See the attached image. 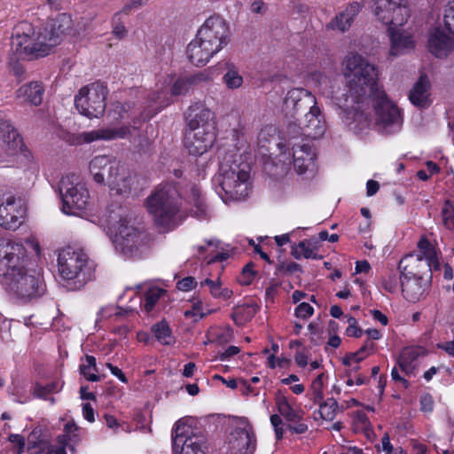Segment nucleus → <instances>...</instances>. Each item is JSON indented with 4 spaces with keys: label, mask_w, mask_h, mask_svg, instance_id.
<instances>
[{
    "label": "nucleus",
    "mask_w": 454,
    "mask_h": 454,
    "mask_svg": "<svg viewBox=\"0 0 454 454\" xmlns=\"http://www.w3.org/2000/svg\"><path fill=\"white\" fill-rule=\"evenodd\" d=\"M186 55L192 64L197 67H202L205 66L215 53L207 46L202 39H199V36L196 35L195 38L190 42L186 47Z\"/></svg>",
    "instance_id": "obj_26"
},
{
    "label": "nucleus",
    "mask_w": 454,
    "mask_h": 454,
    "mask_svg": "<svg viewBox=\"0 0 454 454\" xmlns=\"http://www.w3.org/2000/svg\"><path fill=\"white\" fill-rule=\"evenodd\" d=\"M151 330L157 340L162 345H170L173 342L171 329L165 320L154 324Z\"/></svg>",
    "instance_id": "obj_34"
},
{
    "label": "nucleus",
    "mask_w": 454,
    "mask_h": 454,
    "mask_svg": "<svg viewBox=\"0 0 454 454\" xmlns=\"http://www.w3.org/2000/svg\"><path fill=\"white\" fill-rule=\"evenodd\" d=\"M442 213L445 226L450 230L454 229V212L449 201H446Z\"/></svg>",
    "instance_id": "obj_49"
},
{
    "label": "nucleus",
    "mask_w": 454,
    "mask_h": 454,
    "mask_svg": "<svg viewBox=\"0 0 454 454\" xmlns=\"http://www.w3.org/2000/svg\"><path fill=\"white\" fill-rule=\"evenodd\" d=\"M400 279L397 274L394 271H389L385 277L382 278V287L389 293H395L397 289Z\"/></svg>",
    "instance_id": "obj_46"
},
{
    "label": "nucleus",
    "mask_w": 454,
    "mask_h": 454,
    "mask_svg": "<svg viewBox=\"0 0 454 454\" xmlns=\"http://www.w3.org/2000/svg\"><path fill=\"white\" fill-rule=\"evenodd\" d=\"M120 15L121 12H116L113 17V24H114V34L119 37L122 38L126 35L127 30L123 24L120 22Z\"/></svg>",
    "instance_id": "obj_54"
},
{
    "label": "nucleus",
    "mask_w": 454,
    "mask_h": 454,
    "mask_svg": "<svg viewBox=\"0 0 454 454\" xmlns=\"http://www.w3.org/2000/svg\"><path fill=\"white\" fill-rule=\"evenodd\" d=\"M107 88L100 82L90 83L80 89L74 97V105L78 112L88 118L100 117L106 106Z\"/></svg>",
    "instance_id": "obj_10"
},
{
    "label": "nucleus",
    "mask_w": 454,
    "mask_h": 454,
    "mask_svg": "<svg viewBox=\"0 0 454 454\" xmlns=\"http://www.w3.org/2000/svg\"><path fill=\"white\" fill-rule=\"evenodd\" d=\"M247 166L236 161H222L214 182L218 185L216 192L224 202L240 200L248 194L249 172Z\"/></svg>",
    "instance_id": "obj_6"
},
{
    "label": "nucleus",
    "mask_w": 454,
    "mask_h": 454,
    "mask_svg": "<svg viewBox=\"0 0 454 454\" xmlns=\"http://www.w3.org/2000/svg\"><path fill=\"white\" fill-rule=\"evenodd\" d=\"M294 425H287V429L291 431L293 434H304L308 430V426L305 423L300 421H295Z\"/></svg>",
    "instance_id": "obj_59"
},
{
    "label": "nucleus",
    "mask_w": 454,
    "mask_h": 454,
    "mask_svg": "<svg viewBox=\"0 0 454 454\" xmlns=\"http://www.w3.org/2000/svg\"><path fill=\"white\" fill-rule=\"evenodd\" d=\"M8 289L24 301L37 299L45 293V285L40 273L25 267L6 284Z\"/></svg>",
    "instance_id": "obj_11"
},
{
    "label": "nucleus",
    "mask_w": 454,
    "mask_h": 454,
    "mask_svg": "<svg viewBox=\"0 0 454 454\" xmlns=\"http://www.w3.org/2000/svg\"><path fill=\"white\" fill-rule=\"evenodd\" d=\"M58 270L63 279L71 282L70 289L79 290L93 278L95 263L82 250L68 247L59 253Z\"/></svg>",
    "instance_id": "obj_4"
},
{
    "label": "nucleus",
    "mask_w": 454,
    "mask_h": 454,
    "mask_svg": "<svg viewBox=\"0 0 454 454\" xmlns=\"http://www.w3.org/2000/svg\"><path fill=\"white\" fill-rule=\"evenodd\" d=\"M197 286V281L193 277H185L176 283V288L183 292H188Z\"/></svg>",
    "instance_id": "obj_52"
},
{
    "label": "nucleus",
    "mask_w": 454,
    "mask_h": 454,
    "mask_svg": "<svg viewBox=\"0 0 454 454\" xmlns=\"http://www.w3.org/2000/svg\"><path fill=\"white\" fill-rule=\"evenodd\" d=\"M199 39L216 54L230 43V29L226 21L219 16H211L197 32Z\"/></svg>",
    "instance_id": "obj_15"
},
{
    "label": "nucleus",
    "mask_w": 454,
    "mask_h": 454,
    "mask_svg": "<svg viewBox=\"0 0 454 454\" xmlns=\"http://www.w3.org/2000/svg\"><path fill=\"white\" fill-rule=\"evenodd\" d=\"M323 378L324 373L319 374L311 384V390L313 394V401L315 403H319L323 400Z\"/></svg>",
    "instance_id": "obj_48"
},
{
    "label": "nucleus",
    "mask_w": 454,
    "mask_h": 454,
    "mask_svg": "<svg viewBox=\"0 0 454 454\" xmlns=\"http://www.w3.org/2000/svg\"><path fill=\"white\" fill-rule=\"evenodd\" d=\"M259 306L256 303H246L234 308L231 318L237 325H243L251 320L257 313Z\"/></svg>",
    "instance_id": "obj_32"
},
{
    "label": "nucleus",
    "mask_w": 454,
    "mask_h": 454,
    "mask_svg": "<svg viewBox=\"0 0 454 454\" xmlns=\"http://www.w3.org/2000/svg\"><path fill=\"white\" fill-rule=\"evenodd\" d=\"M116 249L126 255H132L144 243L145 234L139 231L127 217H121L116 224L113 225Z\"/></svg>",
    "instance_id": "obj_16"
},
{
    "label": "nucleus",
    "mask_w": 454,
    "mask_h": 454,
    "mask_svg": "<svg viewBox=\"0 0 454 454\" xmlns=\"http://www.w3.org/2000/svg\"><path fill=\"white\" fill-rule=\"evenodd\" d=\"M223 79L229 89H238L243 83V77L234 68L229 69Z\"/></svg>",
    "instance_id": "obj_44"
},
{
    "label": "nucleus",
    "mask_w": 454,
    "mask_h": 454,
    "mask_svg": "<svg viewBox=\"0 0 454 454\" xmlns=\"http://www.w3.org/2000/svg\"><path fill=\"white\" fill-rule=\"evenodd\" d=\"M454 42L451 37L446 35L441 28H435L428 38L429 51L437 58L448 56L451 51Z\"/></svg>",
    "instance_id": "obj_27"
},
{
    "label": "nucleus",
    "mask_w": 454,
    "mask_h": 454,
    "mask_svg": "<svg viewBox=\"0 0 454 454\" xmlns=\"http://www.w3.org/2000/svg\"><path fill=\"white\" fill-rule=\"evenodd\" d=\"M215 137V131L186 130L184 145L190 154L194 156L202 155L213 146Z\"/></svg>",
    "instance_id": "obj_23"
},
{
    "label": "nucleus",
    "mask_w": 454,
    "mask_h": 454,
    "mask_svg": "<svg viewBox=\"0 0 454 454\" xmlns=\"http://www.w3.org/2000/svg\"><path fill=\"white\" fill-rule=\"evenodd\" d=\"M25 249L21 245L0 239V282L7 284L24 267Z\"/></svg>",
    "instance_id": "obj_14"
},
{
    "label": "nucleus",
    "mask_w": 454,
    "mask_h": 454,
    "mask_svg": "<svg viewBox=\"0 0 454 454\" xmlns=\"http://www.w3.org/2000/svg\"><path fill=\"white\" fill-rule=\"evenodd\" d=\"M286 135L289 137V143L291 144V140H297L301 137L303 138V129L302 125H300L299 121L296 120L289 121L286 126Z\"/></svg>",
    "instance_id": "obj_47"
},
{
    "label": "nucleus",
    "mask_w": 454,
    "mask_h": 454,
    "mask_svg": "<svg viewBox=\"0 0 454 454\" xmlns=\"http://www.w3.org/2000/svg\"><path fill=\"white\" fill-rule=\"evenodd\" d=\"M279 270H285L286 273L291 275L297 271H302V269L299 263L292 262L286 266L284 264L281 265Z\"/></svg>",
    "instance_id": "obj_62"
},
{
    "label": "nucleus",
    "mask_w": 454,
    "mask_h": 454,
    "mask_svg": "<svg viewBox=\"0 0 454 454\" xmlns=\"http://www.w3.org/2000/svg\"><path fill=\"white\" fill-rule=\"evenodd\" d=\"M206 315L207 314L202 311L201 301H198L197 302L193 303L192 309L186 310L184 312V317L187 318L195 317L196 318L194 319V321L203 318L204 317H206Z\"/></svg>",
    "instance_id": "obj_51"
},
{
    "label": "nucleus",
    "mask_w": 454,
    "mask_h": 454,
    "mask_svg": "<svg viewBox=\"0 0 454 454\" xmlns=\"http://www.w3.org/2000/svg\"><path fill=\"white\" fill-rule=\"evenodd\" d=\"M11 49L17 60L19 59L31 60L43 58L51 53L42 29L37 30L27 21L20 22L13 27Z\"/></svg>",
    "instance_id": "obj_5"
},
{
    "label": "nucleus",
    "mask_w": 454,
    "mask_h": 454,
    "mask_svg": "<svg viewBox=\"0 0 454 454\" xmlns=\"http://www.w3.org/2000/svg\"><path fill=\"white\" fill-rule=\"evenodd\" d=\"M287 421L295 422L302 419L301 413L292 408L291 405L278 411Z\"/></svg>",
    "instance_id": "obj_53"
},
{
    "label": "nucleus",
    "mask_w": 454,
    "mask_h": 454,
    "mask_svg": "<svg viewBox=\"0 0 454 454\" xmlns=\"http://www.w3.org/2000/svg\"><path fill=\"white\" fill-rule=\"evenodd\" d=\"M298 121L302 125L305 140L320 138L326 130L325 117L317 106L298 119Z\"/></svg>",
    "instance_id": "obj_22"
},
{
    "label": "nucleus",
    "mask_w": 454,
    "mask_h": 454,
    "mask_svg": "<svg viewBox=\"0 0 454 454\" xmlns=\"http://www.w3.org/2000/svg\"><path fill=\"white\" fill-rule=\"evenodd\" d=\"M380 189V184L374 180H369L366 184V194L371 197L377 193Z\"/></svg>",
    "instance_id": "obj_64"
},
{
    "label": "nucleus",
    "mask_w": 454,
    "mask_h": 454,
    "mask_svg": "<svg viewBox=\"0 0 454 454\" xmlns=\"http://www.w3.org/2000/svg\"><path fill=\"white\" fill-rule=\"evenodd\" d=\"M201 74L192 75L184 78H178L171 87V94L173 96H184L188 93L191 87L201 81Z\"/></svg>",
    "instance_id": "obj_33"
},
{
    "label": "nucleus",
    "mask_w": 454,
    "mask_h": 454,
    "mask_svg": "<svg viewBox=\"0 0 454 454\" xmlns=\"http://www.w3.org/2000/svg\"><path fill=\"white\" fill-rule=\"evenodd\" d=\"M418 355L411 349L402 352L398 359V365L406 374L411 372L413 366L412 362L417 358Z\"/></svg>",
    "instance_id": "obj_41"
},
{
    "label": "nucleus",
    "mask_w": 454,
    "mask_h": 454,
    "mask_svg": "<svg viewBox=\"0 0 454 454\" xmlns=\"http://www.w3.org/2000/svg\"><path fill=\"white\" fill-rule=\"evenodd\" d=\"M343 74L347 78V92L343 94L344 106L356 109L355 105L372 97L378 87V70L365 58L357 54H348L342 62Z\"/></svg>",
    "instance_id": "obj_2"
},
{
    "label": "nucleus",
    "mask_w": 454,
    "mask_h": 454,
    "mask_svg": "<svg viewBox=\"0 0 454 454\" xmlns=\"http://www.w3.org/2000/svg\"><path fill=\"white\" fill-rule=\"evenodd\" d=\"M186 121L189 131H215V114L200 104H195L188 108Z\"/></svg>",
    "instance_id": "obj_21"
},
{
    "label": "nucleus",
    "mask_w": 454,
    "mask_h": 454,
    "mask_svg": "<svg viewBox=\"0 0 454 454\" xmlns=\"http://www.w3.org/2000/svg\"><path fill=\"white\" fill-rule=\"evenodd\" d=\"M418 247L419 254L414 257L412 254L406 255L401 261L406 264H412L415 268H420L428 272V279L432 278V270H439V262L436 256V251L432 244L426 237H422L419 243Z\"/></svg>",
    "instance_id": "obj_19"
},
{
    "label": "nucleus",
    "mask_w": 454,
    "mask_h": 454,
    "mask_svg": "<svg viewBox=\"0 0 454 454\" xmlns=\"http://www.w3.org/2000/svg\"><path fill=\"white\" fill-rule=\"evenodd\" d=\"M313 313L314 309L309 303L301 302L296 307L294 315L297 317L307 319L311 317Z\"/></svg>",
    "instance_id": "obj_50"
},
{
    "label": "nucleus",
    "mask_w": 454,
    "mask_h": 454,
    "mask_svg": "<svg viewBox=\"0 0 454 454\" xmlns=\"http://www.w3.org/2000/svg\"><path fill=\"white\" fill-rule=\"evenodd\" d=\"M129 133L126 127L120 129H100L90 132H83L82 137L85 143H91L99 139L110 140L114 138H123Z\"/></svg>",
    "instance_id": "obj_31"
},
{
    "label": "nucleus",
    "mask_w": 454,
    "mask_h": 454,
    "mask_svg": "<svg viewBox=\"0 0 454 454\" xmlns=\"http://www.w3.org/2000/svg\"><path fill=\"white\" fill-rule=\"evenodd\" d=\"M373 13L380 22L388 27L391 55L398 56L404 51L413 48L411 37L400 34L396 29L404 25L410 17L405 0H375Z\"/></svg>",
    "instance_id": "obj_3"
},
{
    "label": "nucleus",
    "mask_w": 454,
    "mask_h": 454,
    "mask_svg": "<svg viewBox=\"0 0 454 454\" xmlns=\"http://www.w3.org/2000/svg\"><path fill=\"white\" fill-rule=\"evenodd\" d=\"M82 414L86 420H88L89 422H94V410L90 403H86L82 404Z\"/></svg>",
    "instance_id": "obj_63"
},
{
    "label": "nucleus",
    "mask_w": 454,
    "mask_h": 454,
    "mask_svg": "<svg viewBox=\"0 0 454 454\" xmlns=\"http://www.w3.org/2000/svg\"><path fill=\"white\" fill-rule=\"evenodd\" d=\"M239 351H240V349L239 347L230 346L223 352H222L218 355V358L221 361H225V360L229 359L230 357L239 354Z\"/></svg>",
    "instance_id": "obj_58"
},
{
    "label": "nucleus",
    "mask_w": 454,
    "mask_h": 454,
    "mask_svg": "<svg viewBox=\"0 0 454 454\" xmlns=\"http://www.w3.org/2000/svg\"><path fill=\"white\" fill-rule=\"evenodd\" d=\"M74 176H63L59 184L62 198V210L67 215H75L77 211L86 208L89 192L82 184L74 182Z\"/></svg>",
    "instance_id": "obj_12"
},
{
    "label": "nucleus",
    "mask_w": 454,
    "mask_h": 454,
    "mask_svg": "<svg viewBox=\"0 0 454 454\" xmlns=\"http://www.w3.org/2000/svg\"><path fill=\"white\" fill-rule=\"evenodd\" d=\"M230 443L231 449L239 454H253L256 448V438L252 426L247 424L245 427H237Z\"/></svg>",
    "instance_id": "obj_24"
},
{
    "label": "nucleus",
    "mask_w": 454,
    "mask_h": 454,
    "mask_svg": "<svg viewBox=\"0 0 454 454\" xmlns=\"http://www.w3.org/2000/svg\"><path fill=\"white\" fill-rule=\"evenodd\" d=\"M6 143V151L9 155H17L20 153H27L25 144L19 133L11 134V137L4 139Z\"/></svg>",
    "instance_id": "obj_37"
},
{
    "label": "nucleus",
    "mask_w": 454,
    "mask_h": 454,
    "mask_svg": "<svg viewBox=\"0 0 454 454\" xmlns=\"http://www.w3.org/2000/svg\"><path fill=\"white\" fill-rule=\"evenodd\" d=\"M72 27L73 20L67 13L58 14L56 18L48 21L42 31L51 51L60 43L66 35L72 30Z\"/></svg>",
    "instance_id": "obj_20"
},
{
    "label": "nucleus",
    "mask_w": 454,
    "mask_h": 454,
    "mask_svg": "<svg viewBox=\"0 0 454 454\" xmlns=\"http://www.w3.org/2000/svg\"><path fill=\"white\" fill-rule=\"evenodd\" d=\"M400 271V285L404 298L411 302L419 301L428 287V281L424 279L425 270L415 268L412 264H404L400 261L398 264Z\"/></svg>",
    "instance_id": "obj_13"
},
{
    "label": "nucleus",
    "mask_w": 454,
    "mask_h": 454,
    "mask_svg": "<svg viewBox=\"0 0 454 454\" xmlns=\"http://www.w3.org/2000/svg\"><path fill=\"white\" fill-rule=\"evenodd\" d=\"M292 255L295 259H301L302 256L304 258H313V259H321L322 256L313 253V250L307 245L306 240H302L299 242L298 245L292 246Z\"/></svg>",
    "instance_id": "obj_40"
},
{
    "label": "nucleus",
    "mask_w": 454,
    "mask_h": 454,
    "mask_svg": "<svg viewBox=\"0 0 454 454\" xmlns=\"http://www.w3.org/2000/svg\"><path fill=\"white\" fill-rule=\"evenodd\" d=\"M291 145L294 168L299 174H303L313 164L315 153L310 144L304 138L294 141Z\"/></svg>",
    "instance_id": "obj_25"
},
{
    "label": "nucleus",
    "mask_w": 454,
    "mask_h": 454,
    "mask_svg": "<svg viewBox=\"0 0 454 454\" xmlns=\"http://www.w3.org/2000/svg\"><path fill=\"white\" fill-rule=\"evenodd\" d=\"M165 292L166 291L164 289L159 287H153L145 292L144 309L146 313L149 314L153 309L155 304Z\"/></svg>",
    "instance_id": "obj_39"
},
{
    "label": "nucleus",
    "mask_w": 454,
    "mask_h": 454,
    "mask_svg": "<svg viewBox=\"0 0 454 454\" xmlns=\"http://www.w3.org/2000/svg\"><path fill=\"white\" fill-rule=\"evenodd\" d=\"M0 133L2 134L3 139L11 137V134L19 133L17 129L12 126L10 121L1 120L0 121Z\"/></svg>",
    "instance_id": "obj_56"
},
{
    "label": "nucleus",
    "mask_w": 454,
    "mask_h": 454,
    "mask_svg": "<svg viewBox=\"0 0 454 454\" xmlns=\"http://www.w3.org/2000/svg\"><path fill=\"white\" fill-rule=\"evenodd\" d=\"M371 98L378 130L386 135L399 131L403 125V117L398 106L388 98L384 90L376 91Z\"/></svg>",
    "instance_id": "obj_9"
},
{
    "label": "nucleus",
    "mask_w": 454,
    "mask_h": 454,
    "mask_svg": "<svg viewBox=\"0 0 454 454\" xmlns=\"http://www.w3.org/2000/svg\"><path fill=\"white\" fill-rule=\"evenodd\" d=\"M374 346L375 345L373 342L366 340L365 343L357 351L346 354V356L342 358V364L346 366H350L352 362H361L369 355L368 350L373 349Z\"/></svg>",
    "instance_id": "obj_35"
},
{
    "label": "nucleus",
    "mask_w": 454,
    "mask_h": 454,
    "mask_svg": "<svg viewBox=\"0 0 454 454\" xmlns=\"http://www.w3.org/2000/svg\"><path fill=\"white\" fill-rule=\"evenodd\" d=\"M317 106L316 98L309 90L294 88L288 90L283 101L282 110L287 118L301 119L306 113Z\"/></svg>",
    "instance_id": "obj_17"
},
{
    "label": "nucleus",
    "mask_w": 454,
    "mask_h": 454,
    "mask_svg": "<svg viewBox=\"0 0 454 454\" xmlns=\"http://www.w3.org/2000/svg\"><path fill=\"white\" fill-rule=\"evenodd\" d=\"M121 166L115 158L107 155L94 157L90 162V171L98 184H106L118 195H127L131 191L133 178L121 172Z\"/></svg>",
    "instance_id": "obj_7"
},
{
    "label": "nucleus",
    "mask_w": 454,
    "mask_h": 454,
    "mask_svg": "<svg viewBox=\"0 0 454 454\" xmlns=\"http://www.w3.org/2000/svg\"><path fill=\"white\" fill-rule=\"evenodd\" d=\"M275 400H276V404H277L278 411L290 405L287 401V398L285 396L284 394H282L281 391H278L276 393Z\"/></svg>",
    "instance_id": "obj_61"
},
{
    "label": "nucleus",
    "mask_w": 454,
    "mask_h": 454,
    "mask_svg": "<svg viewBox=\"0 0 454 454\" xmlns=\"http://www.w3.org/2000/svg\"><path fill=\"white\" fill-rule=\"evenodd\" d=\"M421 411L425 412H431L434 408V401L429 394L424 395L420 397Z\"/></svg>",
    "instance_id": "obj_57"
},
{
    "label": "nucleus",
    "mask_w": 454,
    "mask_h": 454,
    "mask_svg": "<svg viewBox=\"0 0 454 454\" xmlns=\"http://www.w3.org/2000/svg\"><path fill=\"white\" fill-rule=\"evenodd\" d=\"M443 21L445 28L454 35V0L450 1L445 6Z\"/></svg>",
    "instance_id": "obj_45"
},
{
    "label": "nucleus",
    "mask_w": 454,
    "mask_h": 454,
    "mask_svg": "<svg viewBox=\"0 0 454 454\" xmlns=\"http://www.w3.org/2000/svg\"><path fill=\"white\" fill-rule=\"evenodd\" d=\"M27 207L21 198L9 196L0 205V225L6 229L15 231L24 222Z\"/></svg>",
    "instance_id": "obj_18"
},
{
    "label": "nucleus",
    "mask_w": 454,
    "mask_h": 454,
    "mask_svg": "<svg viewBox=\"0 0 454 454\" xmlns=\"http://www.w3.org/2000/svg\"><path fill=\"white\" fill-rule=\"evenodd\" d=\"M173 451L178 454H206L207 438L203 430L178 420L172 429Z\"/></svg>",
    "instance_id": "obj_8"
},
{
    "label": "nucleus",
    "mask_w": 454,
    "mask_h": 454,
    "mask_svg": "<svg viewBox=\"0 0 454 454\" xmlns=\"http://www.w3.org/2000/svg\"><path fill=\"white\" fill-rule=\"evenodd\" d=\"M106 367L110 370L111 373L113 375H114L115 377H117L121 382H123V383L128 382L127 377L125 376V374L122 372V371L120 368H118L115 365H113L110 363L106 364Z\"/></svg>",
    "instance_id": "obj_60"
},
{
    "label": "nucleus",
    "mask_w": 454,
    "mask_h": 454,
    "mask_svg": "<svg viewBox=\"0 0 454 454\" xmlns=\"http://www.w3.org/2000/svg\"><path fill=\"white\" fill-rule=\"evenodd\" d=\"M87 364H82L80 366V373L83 375L86 380L97 382L100 380V376L97 374L98 372L96 358L93 356H86Z\"/></svg>",
    "instance_id": "obj_36"
},
{
    "label": "nucleus",
    "mask_w": 454,
    "mask_h": 454,
    "mask_svg": "<svg viewBox=\"0 0 454 454\" xmlns=\"http://www.w3.org/2000/svg\"><path fill=\"white\" fill-rule=\"evenodd\" d=\"M361 5L357 2L349 4L347 8L337 14L326 26L328 29H337L341 32L348 30L359 13Z\"/></svg>",
    "instance_id": "obj_28"
},
{
    "label": "nucleus",
    "mask_w": 454,
    "mask_h": 454,
    "mask_svg": "<svg viewBox=\"0 0 454 454\" xmlns=\"http://www.w3.org/2000/svg\"><path fill=\"white\" fill-rule=\"evenodd\" d=\"M318 403L320 417L325 420H333L339 407L337 401L334 398H328L326 401Z\"/></svg>",
    "instance_id": "obj_38"
},
{
    "label": "nucleus",
    "mask_w": 454,
    "mask_h": 454,
    "mask_svg": "<svg viewBox=\"0 0 454 454\" xmlns=\"http://www.w3.org/2000/svg\"><path fill=\"white\" fill-rule=\"evenodd\" d=\"M430 82L427 75H421L415 82L409 94V99L412 105L426 108L430 105L429 99Z\"/></svg>",
    "instance_id": "obj_29"
},
{
    "label": "nucleus",
    "mask_w": 454,
    "mask_h": 454,
    "mask_svg": "<svg viewBox=\"0 0 454 454\" xmlns=\"http://www.w3.org/2000/svg\"><path fill=\"white\" fill-rule=\"evenodd\" d=\"M43 92L44 89L41 82H32L20 87L16 91V97L23 102L39 106L43 101Z\"/></svg>",
    "instance_id": "obj_30"
},
{
    "label": "nucleus",
    "mask_w": 454,
    "mask_h": 454,
    "mask_svg": "<svg viewBox=\"0 0 454 454\" xmlns=\"http://www.w3.org/2000/svg\"><path fill=\"white\" fill-rule=\"evenodd\" d=\"M61 387L58 382H51L44 386L36 383L34 386L33 394L35 397L46 399L47 395L59 391Z\"/></svg>",
    "instance_id": "obj_43"
},
{
    "label": "nucleus",
    "mask_w": 454,
    "mask_h": 454,
    "mask_svg": "<svg viewBox=\"0 0 454 454\" xmlns=\"http://www.w3.org/2000/svg\"><path fill=\"white\" fill-rule=\"evenodd\" d=\"M255 264L253 262H247L242 269L240 274L238 277V282L242 286L250 285L254 278L258 274V271L254 270Z\"/></svg>",
    "instance_id": "obj_42"
},
{
    "label": "nucleus",
    "mask_w": 454,
    "mask_h": 454,
    "mask_svg": "<svg viewBox=\"0 0 454 454\" xmlns=\"http://www.w3.org/2000/svg\"><path fill=\"white\" fill-rule=\"evenodd\" d=\"M183 200L193 205L192 215L206 219L209 215L208 207L201 196L200 187L194 184L182 185L181 183L160 184L146 200L149 213L156 225L173 230L187 217Z\"/></svg>",
    "instance_id": "obj_1"
},
{
    "label": "nucleus",
    "mask_w": 454,
    "mask_h": 454,
    "mask_svg": "<svg viewBox=\"0 0 454 454\" xmlns=\"http://www.w3.org/2000/svg\"><path fill=\"white\" fill-rule=\"evenodd\" d=\"M204 286H207L209 287V292L214 298H217V296H219V293L222 288L219 279L217 281H213L210 278H206L200 282V286L202 287Z\"/></svg>",
    "instance_id": "obj_55"
}]
</instances>
